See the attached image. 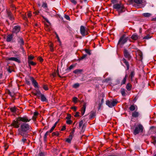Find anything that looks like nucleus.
I'll return each mask as SVG.
<instances>
[{
	"mask_svg": "<svg viewBox=\"0 0 156 156\" xmlns=\"http://www.w3.org/2000/svg\"><path fill=\"white\" fill-rule=\"evenodd\" d=\"M32 128L28 124L23 123L21 124L20 127L18 129V134L23 137L25 135V137H28L29 135L26 133L28 131H32Z\"/></svg>",
	"mask_w": 156,
	"mask_h": 156,
	"instance_id": "obj_1",
	"label": "nucleus"
},
{
	"mask_svg": "<svg viewBox=\"0 0 156 156\" xmlns=\"http://www.w3.org/2000/svg\"><path fill=\"white\" fill-rule=\"evenodd\" d=\"M30 119H29L28 117L26 115L23 117H19L16 119L15 120L13 121L11 124V126H13L14 128H18L20 127V121H22L24 123H27L31 120Z\"/></svg>",
	"mask_w": 156,
	"mask_h": 156,
	"instance_id": "obj_2",
	"label": "nucleus"
},
{
	"mask_svg": "<svg viewBox=\"0 0 156 156\" xmlns=\"http://www.w3.org/2000/svg\"><path fill=\"white\" fill-rule=\"evenodd\" d=\"M114 9H116L119 12H124V8L123 5L122 4H116L113 6Z\"/></svg>",
	"mask_w": 156,
	"mask_h": 156,
	"instance_id": "obj_3",
	"label": "nucleus"
},
{
	"mask_svg": "<svg viewBox=\"0 0 156 156\" xmlns=\"http://www.w3.org/2000/svg\"><path fill=\"white\" fill-rule=\"evenodd\" d=\"M143 129V126L141 124H140L136 127L133 131V134L136 135L140 132H142Z\"/></svg>",
	"mask_w": 156,
	"mask_h": 156,
	"instance_id": "obj_4",
	"label": "nucleus"
},
{
	"mask_svg": "<svg viewBox=\"0 0 156 156\" xmlns=\"http://www.w3.org/2000/svg\"><path fill=\"white\" fill-rule=\"evenodd\" d=\"M118 103L116 99H113L112 101L107 100L106 101V104L110 108H112L115 105Z\"/></svg>",
	"mask_w": 156,
	"mask_h": 156,
	"instance_id": "obj_5",
	"label": "nucleus"
},
{
	"mask_svg": "<svg viewBox=\"0 0 156 156\" xmlns=\"http://www.w3.org/2000/svg\"><path fill=\"white\" fill-rule=\"evenodd\" d=\"M80 33L83 36H85L88 34L87 29L83 26H81L80 27Z\"/></svg>",
	"mask_w": 156,
	"mask_h": 156,
	"instance_id": "obj_6",
	"label": "nucleus"
},
{
	"mask_svg": "<svg viewBox=\"0 0 156 156\" xmlns=\"http://www.w3.org/2000/svg\"><path fill=\"white\" fill-rule=\"evenodd\" d=\"M6 60H7L8 61H14L16 62H17L18 63H20L21 61L18 58L15 57H10V58H6Z\"/></svg>",
	"mask_w": 156,
	"mask_h": 156,
	"instance_id": "obj_7",
	"label": "nucleus"
},
{
	"mask_svg": "<svg viewBox=\"0 0 156 156\" xmlns=\"http://www.w3.org/2000/svg\"><path fill=\"white\" fill-rule=\"evenodd\" d=\"M20 26L18 25L15 26L13 29L12 33L14 34H16L20 31Z\"/></svg>",
	"mask_w": 156,
	"mask_h": 156,
	"instance_id": "obj_8",
	"label": "nucleus"
},
{
	"mask_svg": "<svg viewBox=\"0 0 156 156\" xmlns=\"http://www.w3.org/2000/svg\"><path fill=\"white\" fill-rule=\"evenodd\" d=\"M124 56L126 58H127L129 60L130 59L131 56L126 50H124Z\"/></svg>",
	"mask_w": 156,
	"mask_h": 156,
	"instance_id": "obj_9",
	"label": "nucleus"
},
{
	"mask_svg": "<svg viewBox=\"0 0 156 156\" xmlns=\"http://www.w3.org/2000/svg\"><path fill=\"white\" fill-rule=\"evenodd\" d=\"M30 79L34 87L35 88L38 87V83L34 78L31 77L30 78Z\"/></svg>",
	"mask_w": 156,
	"mask_h": 156,
	"instance_id": "obj_10",
	"label": "nucleus"
},
{
	"mask_svg": "<svg viewBox=\"0 0 156 156\" xmlns=\"http://www.w3.org/2000/svg\"><path fill=\"white\" fill-rule=\"evenodd\" d=\"M87 106V104L86 103H84L82 108L81 111V113L82 115H83L85 112L86 107Z\"/></svg>",
	"mask_w": 156,
	"mask_h": 156,
	"instance_id": "obj_11",
	"label": "nucleus"
},
{
	"mask_svg": "<svg viewBox=\"0 0 156 156\" xmlns=\"http://www.w3.org/2000/svg\"><path fill=\"white\" fill-rule=\"evenodd\" d=\"M135 75V73L134 71H132L130 73L129 75V78L130 79V81L132 82L133 81V78L134 77Z\"/></svg>",
	"mask_w": 156,
	"mask_h": 156,
	"instance_id": "obj_12",
	"label": "nucleus"
},
{
	"mask_svg": "<svg viewBox=\"0 0 156 156\" xmlns=\"http://www.w3.org/2000/svg\"><path fill=\"white\" fill-rule=\"evenodd\" d=\"M123 62L125 64V65L127 67V70H128L129 69V65L128 62L127 61L126 59L123 58L122 60Z\"/></svg>",
	"mask_w": 156,
	"mask_h": 156,
	"instance_id": "obj_13",
	"label": "nucleus"
},
{
	"mask_svg": "<svg viewBox=\"0 0 156 156\" xmlns=\"http://www.w3.org/2000/svg\"><path fill=\"white\" fill-rule=\"evenodd\" d=\"M83 71V70L82 69H76L74 70L73 73L76 74H81Z\"/></svg>",
	"mask_w": 156,
	"mask_h": 156,
	"instance_id": "obj_14",
	"label": "nucleus"
},
{
	"mask_svg": "<svg viewBox=\"0 0 156 156\" xmlns=\"http://www.w3.org/2000/svg\"><path fill=\"white\" fill-rule=\"evenodd\" d=\"M10 111L13 113H16L17 109L15 107H11L9 108Z\"/></svg>",
	"mask_w": 156,
	"mask_h": 156,
	"instance_id": "obj_15",
	"label": "nucleus"
},
{
	"mask_svg": "<svg viewBox=\"0 0 156 156\" xmlns=\"http://www.w3.org/2000/svg\"><path fill=\"white\" fill-rule=\"evenodd\" d=\"M132 116L134 118L137 117L139 115V113L138 112L135 111L132 113Z\"/></svg>",
	"mask_w": 156,
	"mask_h": 156,
	"instance_id": "obj_16",
	"label": "nucleus"
},
{
	"mask_svg": "<svg viewBox=\"0 0 156 156\" xmlns=\"http://www.w3.org/2000/svg\"><path fill=\"white\" fill-rule=\"evenodd\" d=\"M40 96L41 97V100L42 101L47 102V100L46 99L44 95L42 94Z\"/></svg>",
	"mask_w": 156,
	"mask_h": 156,
	"instance_id": "obj_17",
	"label": "nucleus"
},
{
	"mask_svg": "<svg viewBox=\"0 0 156 156\" xmlns=\"http://www.w3.org/2000/svg\"><path fill=\"white\" fill-rule=\"evenodd\" d=\"M127 41L126 40H119L118 44L122 45Z\"/></svg>",
	"mask_w": 156,
	"mask_h": 156,
	"instance_id": "obj_18",
	"label": "nucleus"
},
{
	"mask_svg": "<svg viewBox=\"0 0 156 156\" xmlns=\"http://www.w3.org/2000/svg\"><path fill=\"white\" fill-rule=\"evenodd\" d=\"M127 77H128V75H127V74H126L125 75V77L123 78V79L121 83V84L122 85L125 84V83L126 80V79H127Z\"/></svg>",
	"mask_w": 156,
	"mask_h": 156,
	"instance_id": "obj_19",
	"label": "nucleus"
},
{
	"mask_svg": "<svg viewBox=\"0 0 156 156\" xmlns=\"http://www.w3.org/2000/svg\"><path fill=\"white\" fill-rule=\"evenodd\" d=\"M7 14L8 16V17L9 18V19L12 21L13 20L14 18L12 15V13L10 12H8Z\"/></svg>",
	"mask_w": 156,
	"mask_h": 156,
	"instance_id": "obj_20",
	"label": "nucleus"
},
{
	"mask_svg": "<svg viewBox=\"0 0 156 156\" xmlns=\"http://www.w3.org/2000/svg\"><path fill=\"white\" fill-rule=\"evenodd\" d=\"M7 14L8 16V17L9 18V19L12 21L13 20L14 18L12 15V13L10 12H8Z\"/></svg>",
	"mask_w": 156,
	"mask_h": 156,
	"instance_id": "obj_21",
	"label": "nucleus"
},
{
	"mask_svg": "<svg viewBox=\"0 0 156 156\" xmlns=\"http://www.w3.org/2000/svg\"><path fill=\"white\" fill-rule=\"evenodd\" d=\"M42 94L39 90H37L36 92L34 94V95L37 96V97L40 96Z\"/></svg>",
	"mask_w": 156,
	"mask_h": 156,
	"instance_id": "obj_22",
	"label": "nucleus"
},
{
	"mask_svg": "<svg viewBox=\"0 0 156 156\" xmlns=\"http://www.w3.org/2000/svg\"><path fill=\"white\" fill-rule=\"evenodd\" d=\"M126 88L127 90H130L131 89L132 85L129 83H128L127 84Z\"/></svg>",
	"mask_w": 156,
	"mask_h": 156,
	"instance_id": "obj_23",
	"label": "nucleus"
},
{
	"mask_svg": "<svg viewBox=\"0 0 156 156\" xmlns=\"http://www.w3.org/2000/svg\"><path fill=\"white\" fill-rule=\"evenodd\" d=\"M28 62L29 64L30 68H31L30 65H31L32 66H34L36 64V63L35 62H34L33 61L29 60H28Z\"/></svg>",
	"mask_w": 156,
	"mask_h": 156,
	"instance_id": "obj_24",
	"label": "nucleus"
},
{
	"mask_svg": "<svg viewBox=\"0 0 156 156\" xmlns=\"http://www.w3.org/2000/svg\"><path fill=\"white\" fill-rule=\"evenodd\" d=\"M95 115V112L94 111H91L90 115V117L91 118H93Z\"/></svg>",
	"mask_w": 156,
	"mask_h": 156,
	"instance_id": "obj_25",
	"label": "nucleus"
},
{
	"mask_svg": "<svg viewBox=\"0 0 156 156\" xmlns=\"http://www.w3.org/2000/svg\"><path fill=\"white\" fill-rule=\"evenodd\" d=\"M143 15L145 17H149L151 16V14L149 13H144Z\"/></svg>",
	"mask_w": 156,
	"mask_h": 156,
	"instance_id": "obj_26",
	"label": "nucleus"
},
{
	"mask_svg": "<svg viewBox=\"0 0 156 156\" xmlns=\"http://www.w3.org/2000/svg\"><path fill=\"white\" fill-rule=\"evenodd\" d=\"M129 109L131 111H134L135 109V106L133 105H131L129 108Z\"/></svg>",
	"mask_w": 156,
	"mask_h": 156,
	"instance_id": "obj_27",
	"label": "nucleus"
},
{
	"mask_svg": "<svg viewBox=\"0 0 156 156\" xmlns=\"http://www.w3.org/2000/svg\"><path fill=\"white\" fill-rule=\"evenodd\" d=\"M75 66L74 65H71L69 68H67L66 69V71H68L72 69Z\"/></svg>",
	"mask_w": 156,
	"mask_h": 156,
	"instance_id": "obj_28",
	"label": "nucleus"
},
{
	"mask_svg": "<svg viewBox=\"0 0 156 156\" xmlns=\"http://www.w3.org/2000/svg\"><path fill=\"white\" fill-rule=\"evenodd\" d=\"M51 26L49 25H46L45 27V30L47 31H50L51 30Z\"/></svg>",
	"mask_w": 156,
	"mask_h": 156,
	"instance_id": "obj_29",
	"label": "nucleus"
},
{
	"mask_svg": "<svg viewBox=\"0 0 156 156\" xmlns=\"http://www.w3.org/2000/svg\"><path fill=\"white\" fill-rule=\"evenodd\" d=\"M132 39H137L138 38V36L135 34H133L131 36Z\"/></svg>",
	"mask_w": 156,
	"mask_h": 156,
	"instance_id": "obj_30",
	"label": "nucleus"
},
{
	"mask_svg": "<svg viewBox=\"0 0 156 156\" xmlns=\"http://www.w3.org/2000/svg\"><path fill=\"white\" fill-rule=\"evenodd\" d=\"M134 2L137 4H139L142 3V0H134Z\"/></svg>",
	"mask_w": 156,
	"mask_h": 156,
	"instance_id": "obj_31",
	"label": "nucleus"
},
{
	"mask_svg": "<svg viewBox=\"0 0 156 156\" xmlns=\"http://www.w3.org/2000/svg\"><path fill=\"white\" fill-rule=\"evenodd\" d=\"M14 34L12 33V34H9L7 37V39H12L13 38Z\"/></svg>",
	"mask_w": 156,
	"mask_h": 156,
	"instance_id": "obj_32",
	"label": "nucleus"
},
{
	"mask_svg": "<svg viewBox=\"0 0 156 156\" xmlns=\"http://www.w3.org/2000/svg\"><path fill=\"white\" fill-rule=\"evenodd\" d=\"M83 120L81 121L79 123V128H81L82 126V128H83Z\"/></svg>",
	"mask_w": 156,
	"mask_h": 156,
	"instance_id": "obj_33",
	"label": "nucleus"
},
{
	"mask_svg": "<svg viewBox=\"0 0 156 156\" xmlns=\"http://www.w3.org/2000/svg\"><path fill=\"white\" fill-rule=\"evenodd\" d=\"M24 137H25V135L23 137V138L22 139V142L23 143V144H24L26 142V141L27 140L26 139L24 138Z\"/></svg>",
	"mask_w": 156,
	"mask_h": 156,
	"instance_id": "obj_34",
	"label": "nucleus"
},
{
	"mask_svg": "<svg viewBox=\"0 0 156 156\" xmlns=\"http://www.w3.org/2000/svg\"><path fill=\"white\" fill-rule=\"evenodd\" d=\"M152 36L150 35H147L143 38V39H149L151 38Z\"/></svg>",
	"mask_w": 156,
	"mask_h": 156,
	"instance_id": "obj_35",
	"label": "nucleus"
},
{
	"mask_svg": "<svg viewBox=\"0 0 156 156\" xmlns=\"http://www.w3.org/2000/svg\"><path fill=\"white\" fill-rule=\"evenodd\" d=\"M7 93L8 94L10 95L12 97H13L14 96V94L13 93H12L10 92L9 90H7Z\"/></svg>",
	"mask_w": 156,
	"mask_h": 156,
	"instance_id": "obj_36",
	"label": "nucleus"
},
{
	"mask_svg": "<svg viewBox=\"0 0 156 156\" xmlns=\"http://www.w3.org/2000/svg\"><path fill=\"white\" fill-rule=\"evenodd\" d=\"M45 154L44 152H40L38 154V156H45Z\"/></svg>",
	"mask_w": 156,
	"mask_h": 156,
	"instance_id": "obj_37",
	"label": "nucleus"
},
{
	"mask_svg": "<svg viewBox=\"0 0 156 156\" xmlns=\"http://www.w3.org/2000/svg\"><path fill=\"white\" fill-rule=\"evenodd\" d=\"M79 86H80V85H79V83H76L74 84L73 85V87L74 88H77Z\"/></svg>",
	"mask_w": 156,
	"mask_h": 156,
	"instance_id": "obj_38",
	"label": "nucleus"
},
{
	"mask_svg": "<svg viewBox=\"0 0 156 156\" xmlns=\"http://www.w3.org/2000/svg\"><path fill=\"white\" fill-rule=\"evenodd\" d=\"M18 42L20 45H23L24 44V41L23 40H20L18 41Z\"/></svg>",
	"mask_w": 156,
	"mask_h": 156,
	"instance_id": "obj_39",
	"label": "nucleus"
},
{
	"mask_svg": "<svg viewBox=\"0 0 156 156\" xmlns=\"http://www.w3.org/2000/svg\"><path fill=\"white\" fill-rule=\"evenodd\" d=\"M78 98L76 97H74L73 98V101L75 103H76L77 102Z\"/></svg>",
	"mask_w": 156,
	"mask_h": 156,
	"instance_id": "obj_40",
	"label": "nucleus"
},
{
	"mask_svg": "<svg viewBox=\"0 0 156 156\" xmlns=\"http://www.w3.org/2000/svg\"><path fill=\"white\" fill-rule=\"evenodd\" d=\"M87 55H84L83 56H81L80 58L79 59V60H82L83 59H84V58H86V57L87 56Z\"/></svg>",
	"mask_w": 156,
	"mask_h": 156,
	"instance_id": "obj_41",
	"label": "nucleus"
},
{
	"mask_svg": "<svg viewBox=\"0 0 156 156\" xmlns=\"http://www.w3.org/2000/svg\"><path fill=\"white\" fill-rule=\"evenodd\" d=\"M121 94L123 96H125V90L123 89L121 91Z\"/></svg>",
	"mask_w": 156,
	"mask_h": 156,
	"instance_id": "obj_42",
	"label": "nucleus"
},
{
	"mask_svg": "<svg viewBox=\"0 0 156 156\" xmlns=\"http://www.w3.org/2000/svg\"><path fill=\"white\" fill-rule=\"evenodd\" d=\"M112 80V79L110 77H108L106 78L105 79V81L107 82H108L109 81H111Z\"/></svg>",
	"mask_w": 156,
	"mask_h": 156,
	"instance_id": "obj_43",
	"label": "nucleus"
},
{
	"mask_svg": "<svg viewBox=\"0 0 156 156\" xmlns=\"http://www.w3.org/2000/svg\"><path fill=\"white\" fill-rule=\"evenodd\" d=\"M72 122V121L70 120H67L66 121V123L68 124H70Z\"/></svg>",
	"mask_w": 156,
	"mask_h": 156,
	"instance_id": "obj_44",
	"label": "nucleus"
},
{
	"mask_svg": "<svg viewBox=\"0 0 156 156\" xmlns=\"http://www.w3.org/2000/svg\"><path fill=\"white\" fill-rule=\"evenodd\" d=\"M64 17L66 20H70V18L69 16L67 15H65L64 16Z\"/></svg>",
	"mask_w": 156,
	"mask_h": 156,
	"instance_id": "obj_45",
	"label": "nucleus"
},
{
	"mask_svg": "<svg viewBox=\"0 0 156 156\" xmlns=\"http://www.w3.org/2000/svg\"><path fill=\"white\" fill-rule=\"evenodd\" d=\"M43 88L44 89L46 90H48V89L47 86L46 85H44L43 86Z\"/></svg>",
	"mask_w": 156,
	"mask_h": 156,
	"instance_id": "obj_46",
	"label": "nucleus"
},
{
	"mask_svg": "<svg viewBox=\"0 0 156 156\" xmlns=\"http://www.w3.org/2000/svg\"><path fill=\"white\" fill-rule=\"evenodd\" d=\"M27 16L29 18H30L32 16L31 12H28L27 14Z\"/></svg>",
	"mask_w": 156,
	"mask_h": 156,
	"instance_id": "obj_47",
	"label": "nucleus"
},
{
	"mask_svg": "<svg viewBox=\"0 0 156 156\" xmlns=\"http://www.w3.org/2000/svg\"><path fill=\"white\" fill-rule=\"evenodd\" d=\"M34 58V57L32 56H29L28 57V60L30 61Z\"/></svg>",
	"mask_w": 156,
	"mask_h": 156,
	"instance_id": "obj_48",
	"label": "nucleus"
},
{
	"mask_svg": "<svg viewBox=\"0 0 156 156\" xmlns=\"http://www.w3.org/2000/svg\"><path fill=\"white\" fill-rule=\"evenodd\" d=\"M71 118V115L70 114H68L67 116L66 117V119L67 120H70Z\"/></svg>",
	"mask_w": 156,
	"mask_h": 156,
	"instance_id": "obj_49",
	"label": "nucleus"
},
{
	"mask_svg": "<svg viewBox=\"0 0 156 156\" xmlns=\"http://www.w3.org/2000/svg\"><path fill=\"white\" fill-rule=\"evenodd\" d=\"M75 128H73V130H72V131L70 132V134L72 135H73V134H74V132H75Z\"/></svg>",
	"mask_w": 156,
	"mask_h": 156,
	"instance_id": "obj_50",
	"label": "nucleus"
},
{
	"mask_svg": "<svg viewBox=\"0 0 156 156\" xmlns=\"http://www.w3.org/2000/svg\"><path fill=\"white\" fill-rule=\"evenodd\" d=\"M50 133L48 132V131H47L46 133H45L44 136V139H46L47 138V136L48 134V133Z\"/></svg>",
	"mask_w": 156,
	"mask_h": 156,
	"instance_id": "obj_51",
	"label": "nucleus"
},
{
	"mask_svg": "<svg viewBox=\"0 0 156 156\" xmlns=\"http://www.w3.org/2000/svg\"><path fill=\"white\" fill-rule=\"evenodd\" d=\"M55 127L54 126H53L52 128H51V129L50 130V131H48V132H49L50 133H51L52 132V131L55 128Z\"/></svg>",
	"mask_w": 156,
	"mask_h": 156,
	"instance_id": "obj_52",
	"label": "nucleus"
},
{
	"mask_svg": "<svg viewBox=\"0 0 156 156\" xmlns=\"http://www.w3.org/2000/svg\"><path fill=\"white\" fill-rule=\"evenodd\" d=\"M53 136L56 135L58 136L59 135V133L58 132H54L52 133Z\"/></svg>",
	"mask_w": 156,
	"mask_h": 156,
	"instance_id": "obj_53",
	"label": "nucleus"
},
{
	"mask_svg": "<svg viewBox=\"0 0 156 156\" xmlns=\"http://www.w3.org/2000/svg\"><path fill=\"white\" fill-rule=\"evenodd\" d=\"M43 18L44 19V20H45L46 21V22L49 24V25H51L50 23V22H49V21H48V20L47 18H45L44 17H43Z\"/></svg>",
	"mask_w": 156,
	"mask_h": 156,
	"instance_id": "obj_54",
	"label": "nucleus"
},
{
	"mask_svg": "<svg viewBox=\"0 0 156 156\" xmlns=\"http://www.w3.org/2000/svg\"><path fill=\"white\" fill-rule=\"evenodd\" d=\"M70 1L74 5H76V4L77 2L75 0H70Z\"/></svg>",
	"mask_w": 156,
	"mask_h": 156,
	"instance_id": "obj_55",
	"label": "nucleus"
},
{
	"mask_svg": "<svg viewBox=\"0 0 156 156\" xmlns=\"http://www.w3.org/2000/svg\"><path fill=\"white\" fill-rule=\"evenodd\" d=\"M22 17L24 20H27V18L26 15H22Z\"/></svg>",
	"mask_w": 156,
	"mask_h": 156,
	"instance_id": "obj_56",
	"label": "nucleus"
},
{
	"mask_svg": "<svg viewBox=\"0 0 156 156\" xmlns=\"http://www.w3.org/2000/svg\"><path fill=\"white\" fill-rule=\"evenodd\" d=\"M102 103H99L98 104V110H99L100 109V108H101V107L102 105Z\"/></svg>",
	"mask_w": 156,
	"mask_h": 156,
	"instance_id": "obj_57",
	"label": "nucleus"
},
{
	"mask_svg": "<svg viewBox=\"0 0 156 156\" xmlns=\"http://www.w3.org/2000/svg\"><path fill=\"white\" fill-rule=\"evenodd\" d=\"M119 39H127L125 37V35H123Z\"/></svg>",
	"mask_w": 156,
	"mask_h": 156,
	"instance_id": "obj_58",
	"label": "nucleus"
},
{
	"mask_svg": "<svg viewBox=\"0 0 156 156\" xmlns=\"http://www.w3.org/2000/svg\"><path fill=\"white\" fill-rule=\"evenodd\" d=\"M38 115V113L37 112H34V116H36L37 117V115Z\"/></svg>",
	"mask_w": 156,
	"mask_h": 156,
	"instance_id": "obj_59",
	"label": "nucleus"
},
{
	"mask_svg": "<svg viewBox=\"0 0 156 156\" xmlns=\"http://www.w3.org/2000/svg\"><path fill=\"white\" fill-rule=\"evenodd\" d=\"M42 6L44 8H47V4L46 3H43L42 5Z\"/></svg>",
	"mask_w": 156,
	"mask_h": 156,
	"instance_id": "obj_60",
	"label": "nucleus"
},
{
	"mask_svg": "<svg viewBox=\"0 0 156 156\" xmlns=\"http://www.w3.org/2000/svg\"><path fill=\"white\" fill-rule=\"evenodd\" d=\"M66 129V126H62V128L61 129V131H63L64 130Z\"/></svg>",
	"mask_w": 156,
	"mask_h": 156,
	"instance_id": "obj_61",
	"label": "nucleus"
},
{
	"mask_svg": "<svg viewBox=\"0 0 156 156\" xmlns=\"http://www.w3.org/2000/svg\"><path fill=\"white\" fill-rule=\"evenodd\" d=\"M85 51L87 53L89 54V55L90 54V51L88 50L87 49H86L85 50Z\"/></svg>",
	"mask_w": 156,
	"mask_h": 156,
	"instance_id": "obj_62",
	"label": "nucleus"
},
{
	"mask_svg": "<svg viewBox=\"0 0 156 156\" xmlns=\"http://www.w3.org/2000/svg\"><path fill=\"white\" fill-rule=\"evenodd\" d=\"M38 59L40 62H42L43 61V59L41 57H39Z\"/></svg>",
	"mask_w": 156,
	"mask_h": 156,
	"instance_id": "obj_63",
	"label": "nucleus"
},
{
	"mask_svg": "<svg viewBox=\"0 0 156 156\" xmlns=\"http://www.w3.org/2000/svg\"><path fill=\"white\" fill-rule=\"evenodd\" d=\"M108 156H119V154H111L108 155Z\"/></svg>",
	"mask_w": 156,
	"mask_h": 156,
	"instance_id": "obj_64",
	"label": "nucleus"
}]
</instances>
